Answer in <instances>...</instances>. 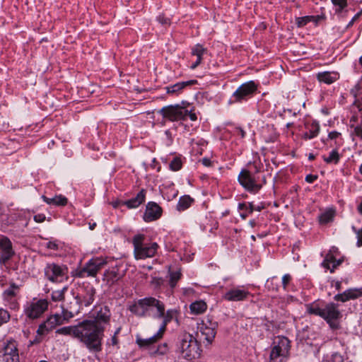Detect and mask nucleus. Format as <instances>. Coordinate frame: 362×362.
Wrapping results in <instances>:
<instances>
[{"label":"nucleus","mask_w":362,"mask_h":362,"mask_svg":"<svg viewBox=\"0 0 362 362\" xmlns=\"http://www.w3.org/2000/svg\"><path fill=\"white\" fill-rule=\"evenodd\" d=\"M206 303L202 300L194 302L190 305L191 312L196 315L203 313L206 310Z\"/></svg>","instance_id":"7c9ffc66"},{"label":"nucleus","mask_w":362,"mask_h":362,"mask_svg":"<svg viewBox=\"0 0 362 362\" xmlns=\"http://www.w3.org/2000/svg\"><path fill=\"white\" fill-rule=\"evenodd\" d=\"M353 230L356 233L357 235V243L356 245L358 247L362 246V228L360 230H356L355 226H352Z\"/></svg>","instance_id":"09e8293b"},{"label":"nucleus","mask_w":362,"mask_h":362,"mask_svg":"<svg viewBox=\"0 0 362 362\" xmlns=\"http://www.w3.org/2000/svg\"><path fill=\"white\" fill-rule=\"evenodd\" d=\"M257 87V84L253 81L243 83L233 93L229 103H242L243 101L248 100L256 93Z\"/></svg>","instance_id":"6e6552de"},{"label":"nucleus","mask_w":362,"mask_h":362,"mask_svg":"<svg viewBox=\"0 0 362 362\" xmlns=\"http://www.w3.org/2000/svg\"><path fill=\"white\" fill-rule=\"evenodd\" d=\"M144 239L145 235L143 234H137L133 238L134 253L135 258L137 259H144L153 257L158 248L156 243H144Z\"/></svg>","instance_id":"423d86ee"},{"label":"nucleus","mask_w":362,"mask_h":362,"mask_svg":"<svg viewBox=\"0 0 362 362\" xmlns=\"http://www.w3.org/2000/svg\"><path fill=\"white\" fill-rule=\"evenodd\" d=\"M168 351V346L167 343H163L158 346H154L151 349V353L149 354L151 356H163Z\"/></svg>","instance_id":"2f4dec72"},{"label":"nucleus","mask_w":362,"mask_h":362,"mask_svg":"<svg viewBox=\"0 0 362 362\" xmlns=\"http://www.w3.org/2000/svg\"><path fill=\"white\" fill-rule=\"evenodd\" d=\"M305 308L308 314L322 317L333 329H339L338 320L342 317V314L338 304L328 303L321 305L317 302H313L306 304Z\"/></svg>","instance_id":"f03ea898"},{"label":"nucleus","mask_w":362,"mask_h":362,"mask_svg":"<svg viewBox=\"0 0 362 362\" xmlns=\"http://www.w3.org/2000/svg\"><path fill=\"white\" fill-rule=\"evenodd\" d=\"M342 260L341 259H334L333 261V262L332 263V267L330 266V269H329L330 270V272L333 273L334 269L339 266L341 264Z\"/></svg>","instance_id":"4d7b16f0"},{"label":"nucleus","mask_w":362,"mask_h":362,"mask_svg":"<svg viewBox=\"0 0 362 362\" xmlns=\"http://www.w3.org/2000/svg\"><path fill=\"white\" fill-rule=\"evenodd\" d=\"M158 19L160 23L162 24H168L169 23V19L164 18L163 16H158Z\"/></svg>","instance_id":"69168bd1"},{"label":"nucleus","mask_w":362,"mask_h":362,"mask_svg":"<svg viewBox=\"0 0 362 362\" xmlns=\"http://www.w3.org/2000/svg\"><path fill=\"white\" fill-rule=\"evenodd\" d=\"M339 78L338 74L336 72L324 71L317 74V78L320 82L326 84H332Z\"/></svg>","instance_id":"393cba45"},{"label":"nucleus","mask_w":362,"mask_h":362,"mask_svg":"<svg viewBox=\"0 0 362 362\" xmlns=\"http://www.w3.org/2000/svg\"><path fill=\"white\" fill-rule=\"evenodd\" d=\"M95 313L96 315L93 319L87 320L105 328V325L109 324L111 317V313L109 308L104 305L100 306V309L98 310V308L96 307Z\"/></svg>","instance_id":"f3484780"},{"label":"nucleus","mask_w":362,"mask_h":362,"mask_svg":"<svg viewBox=\"0 0 362 362\" xmlns=\"http://www.w3.org/2000/svg\"><path fill=\"white\" fill-rule=\"evenodd\" d=\"M12 243L7 237L0 239V264H6L14 255Z\"/></svg>","instance_id":"dca6fc26"},{"label":"nucleus","mask_w":362,"mask_h":362,"mask_svg":"<svg viewBox=\"0 0 362 362\" xmlns=\"http://www.w3.org/2000/svg\"><path fill=\"white\" fill-rule=\"evenodd\" d=\"M302 137H303V139H304L305 140L313 139V138H310V134L308 132H305V133H303Z\"/></svg>","instance_id":"774afa93"},{"label":"nucleus","mask_w":362,"mask_h":362,"mask_svg":"<svg viewBox=\"0 0 362 362\" xmlns=\"http://www.w3.org/2000/svg\"><path fill=\"white\" fill-rule=\"evenodd\" d=\"M291 279H292L291 276L288 274H286L283 276L281 283H282L283 288L285 291H286L287 286L289 284Z\"/></svg>","instance_id":"3c124183"},{"label":"nucleus","mask_w":362,"mask_h":362,"mask_svg":"<svg viewBox=\"0 0 362 362\" xmlns=\"http://www.w3.org/2000/svg\"><path fill=\"white\" fill-rule=\"evenodd\" d=\"M290 350V341L287 337H278L274 341L269 356L270 362H284Z\"/></svg>","instance_id":"0eeeda50"},{"label":"nucleus","mask_w":362,"mask_h":362,"mask_svg":"<svg viewBox=\"0 0 362 362\" xmlns=\"http://www.w3.org/2000/svg\"><path fill=\"white\" fill-rule=\"evenodd\" d=\"M340 136H341V133L336 132V131L331 132L328 134L329 139H332V140L337 139Z\"/></svg>","instance_id":"bf43d9fd"},{"label":"nucleus","mask_w":362,"mask_h":362,"mask_svg":"<svg viewBox=\"0 0 362 362\" xmlns=\"http://www.w3.org/2000/svg\"><path fill=\"white\" fill-rule=\"evenodd\" d=\"M340 160V155L337 149L332 150L329 156H323V160L327 163L337 164Z\"/></svg>","instance_id":"473e14b6"},{"label":"nucleus","mask_w":362,"mask_h":362,"mask_svg":"<svg viewBox=\"0 0 362 362\" xmlns=\"http://www.w3.org/2000/svg\"><path fill=\"white\" fill-rule=\"evenodd\" d=\"M235 132H236V134H237L238 136H240L241 138H244V137H245V131H244L242 128H240V127H237V128L235 129Z\"/></svg>","instance_id":"052dcab7"},{"label":"nucleus","mask_w":362,"mask_h":362,"mask_svg":"<svg viewBox=\"0 0 362 362\" xmlns=\"http://www.w3.org/2000/svg\"><path fill=\"white\" fill-rule=\"evenodd\" d=\"M176 311L175 310H168L165 313L164 311L163 316L161 318L163 319V324L160 328H163V332L165 331L166 325L169 323L174 317Z\"/></svg>","instance_id":"72a5a7b5"},{"label":"nucleus","mask_w":362,"mask_h":362,"mask_svg":"<svg viewBox=\"0 0 362 362\" xmlns=\"http://www.w3.org/2000/svg\"><path fill=\"white\" fill-rule=\"evenodd\" d=\"M206 52V49L202 45L197 44L192 49V54L197 57V60L190 66L192 69H196L202 62V56Z\"/></svg>","instance_id":"bb28decb"},{"label":"nucleus","mask_w":362,"mask_h":362,"mask_svg":"<svg viewBox=\"0 0 362 362\" xmlns=\"http://www.w3.org/2000/svg\"><path fill=\"white\" fill-rule=\"evenodd\" d=\"M34 221L37 223H42L45 221L46 217L43 214H38L34 216Z\"/></svg>","instance_id":"5fc2aeb1"},{"label":"nucleus","mask_w":362,"mask_h":362,"mask_svg":"<svg viewBox=\"0 0 362 362\" xmlns=\"http://www.w3.org/2000/svg\"><path fill=\"white\" fill-rule=\"evenodd\" d=\"M145 197L146 191L143 189L136 194L135 197L124 202V204L129 209L136 208L143 202H144Z\"/></svg>","instance_id":"b1692460"},{"label":"nucleus","mask_w":362,"mask_h":362,"mask_svg":"<svg viewBox=\"0 0 362 362\" xmlns=\"http://www.w3.org/2000/svg\"><path fill=\"white\" fill-rule=\"evenodd\" d=\"M250 292L243 288L237 287L228 291L223 296V298L228 301H241L247 299Z\"/></svg>","instance_id":"412c9836"},{"label":"nucleus","mask_w":362,"mask_h":362,"mask_svg":"<svg viewBox=\"0 0 362 362\" xmlns=\"http://www.w3.org/2000/svg\"><path fill=\"white\" fill-rule=\"evenodd\" d=\"M305 127L308 129L310 138L316 137L320 132V125L316 121H313L311 124L305 125Z\"/></svg>","instance_id":"f704fd0d"},{"label":"nucleus","mask_w":362,"mask_h":362,"mask_svg":"<svg viewBox=\"0 0 362 362\" xmlns=\"http://www.w3.org/2000/svg\"><path fill=\"white\" fill-rule=\"evenodd\" d=\"M78 329H79V323L74 326H69L64 327L59 329H57V333L64 334V335H70L73 337L77 339V336L78 334Z\"/></svg>","instance_id":"c85d7f7f"},{"label":"nucleus","mask_w":362,"mask_h":362,"mask_svg":"<svg viewBox=\"0 0 362 362\" xmlns=\"http://www.w3.org/2000/svg\"><path fill=\"white\" fill-rule=\"evenodd\" d=\"M119 343V339L117 338V336H112L111 339V344L112 346H117Z\"/></svg>","instance_id":"0e129e2a"},{"label":"nucleus","mask_w":362,"mask_h":362,"mask_svg":"<svg viewBox=\"0 0 362 362\" xmlns=\"http://www.w3.org/2000/svg\"><path fill=\"white\" fill-rule=\"evenodd\" d=\"M158 113L162 116L163 123L168 121L185 120L188 117L192 121H196L197 119L194 108L186 101H182L180 104L165 106L159 110Z\"/></svg>","instance_id":"20e7f679"},{"label":"nucleus","mask_w":362,"mask_h":362,"mask_svg":"<svg viewBox=\"0 0 362 362\" xmlns=\"http://www.w3.org/2000/svg\"><path fill=\"white\" fill-rule=\"evenodd\" d=\"M202 163L206 167H209L211 165V161L209 158H204L202 159Z\"/></svg>","instance_id":"680f3d73"},{"label":"nucleus","mask_w":362,"mask_h":362,"mask_svg":"<svg viewBox=\"0 0 362 362\" xmlns=\"http://www.w3.org/2000/svg\"><path fill=\"white\" fill-rule=\"evenodd\" d=\"M163 328H160L158 332L148 339L136 338V342L137 345L144 349L148 351V354L151 353V350L155 346V344L163 337Z\"/></svg>","instance_id":"aec40b11"},{"label":"nucleus","mask_w":362,"mask_h":362,"mask_svg":"<svg viewBox=\"0 0 362 362\" xmlns=\"http://www.w3.org/2000/svg\"><path fill=\"white\" fill-rule=\"evenodd\" d=\"M182 163L179 157L174 158L170 163V169L173 171H177L182 168Z\"/></svg>","instance_id":"58836bf2"},{"label":"nucleus","mask_w":362,"mask_h":362,"mask_svg":"<svg viewBox=\"0 0 362 362\" xmlns=\"http://www.w3.org/2000/svg\"><path fill=\"white\" fill-rule=\"evenodd\" d=\"M47 248L53 250H57L59 248L58 244L55 242L49 241L47 243Z\"/></svg>","instance_id":"13d9d810"},{"label":"nucleus","mask_w":362,"mask_h":362,"mask_svg":"<svg viewBox=\"0 0 362 362\" xmlns=\"http://www.w3.org/2000/svg\"><path fill=\"white\" fill-rule=\"evenodd\" d=\"M162 279L161 278H158V277H153L151 281V284L154 286L155 287L158 288L160 286V284H162Z\"/></svg>","instance_id":"864d4df0"},{"label":"nucleus","mask_w":362,"mask_h":362,"mask_svg":"<svg viewBox=\"0 0 362 362\" xmlns=\"http://www.w3.org/2000/svg\"><path fill=\"white\" fill-rule=\"evenodd\" d=\"M129 310L138 317H152L161 318L165 311L164 303L153 297L138 300L129 307Z\"/></svg>","instance_id":"7ed1b4c3"},{"label":"nucleus","mask_w":362,"mask_h":362,"mask_svg":"<svg viewBox=\"0 0 362 362\" xmlns=\"http://www.w3.org/2000/svg\"><path fill=\"white\" fill-rule=\"evenodd\" d=\"M3 361L4 362H20L18 344L13 339L3 341Z\"/></svg>","instance_id":"4468645a"},{"label":"nucleus","mask_w":362,"mask_h":362,"mask_svg":"<svg viewBox=\"0 0 362 362\" xmlns=\"http://www.w3.org/2000/svg\"><path fill=\"white\" fill-rule=\"evenodd\" d=\"M344 356L339 353H334L332 356L329 362H344Z\"/></svg>","instance_id":"8fccbe9b"},{"label":"nucleus","mask_w":362,"mask_h":362,"mask_svg":"<svg viewBox=\"0 0 362 362\" xmlns=\"http://www.w3.org/2000/svg\"><path fill=\"white\" fill-rule=\"evenodd\" d=\"M45 275L52 282H62L68 279V268L54 263L47 264L45 268Z\"/></svg>","instance_id":"9b49d317"},{"label":"nucleus","mask_w":362,"mask_h":362,"mask_svg":"<svg viewBox=\"0 0 362 362\" xmlns=\"http://www.w3.org/2000/svg\"><path fill=\"white\" fill-rule=\"evenodd\" d=\"M217 327L218 324L216 322L211 320L209 317H206L201 323L198 324L197 329L202 335L204 337V340H206L209 344H211L216 334Z\"/></svg>","instance_id":"ddd939ff"},{"label":"nucleus","mask_w":362,"mask_h":362,"mask_svg":"<svg viewBox=\"0 0 362 362\" xmlns=\"http://www.w3.org/2000/svg\"><path fill=\"white\" fill-rule=\"evenodd\" d=\"M48 302L45 299H33L24 306V314L29 320L39 318L47 309Z\"/></svg>","instance_id":"9d476101"},{"label":"nucleus","mask_w":362,"mask_h":362,"mask_svg":"<svg viewBox=\"0 0 362 362\" xmlns=\"http://www.w3.org/2000/svg\"><path fill=\"white\" fill-rule=\"evenodd\" d=\"M95 293L96 290L92 285L83 286L76 296V303L80 305L89 306L93 303Z\"/></svg>","instance_id":"2eb2a0df"},{"label":"nucleus","mask_w":362,"mask_h":362,"mask_svg":"<svg viewBox=\"0 0 362 362\" xmlns=\"http://www.w3.org/2000/svg\"><path fill=\"white\" fill-rule=\"evenodd\" d=\"M181 276L182 274L180 271L170 272V286L171 288H174L176 286L177 282L180 280Z\"/></svg>","instance_id":"ea45409f"},{"label":"nucleus","mask_w":362,"mask_h":362,"mask_svg":"<svg viewBox=\"0 0 362 362\" xmlns=\"http://www.w3.org/2000/svg\"><path fill=\"white\" fill-rule=\"evenodd\" d=\"M334 217V213L331 211H326L320 216V222L325 224L330 222Z\"/></svg>","instance_id":"a19ab883"},{"label":"nucleus","mask_w":362,"mask_h":362,"mask_svg":"<svg viewBox=\"0 0 362 362\" xmlns=\"http://www.w3.org/2000/svg\"><path fill=\"white\" fill-rule=\"evenodd\" d=\"M122 276L123 274L119 272L118 269L113 268L104 272L103 280L106 283V285L111 286L121 279Z\"/></svg>","instance_id":"4be33fe9"},{"label":"nucleus","mask_w":362,"mask_h":362,"mask_svg":"<svg viewBox=\"0 0 362 362\" xmlns=\"http://www.w3.org/2000/svg\"><path fill=\"white\" fill-rule=\"evenodd\" d=\"M238 209L239 210H244V209L248 210V207L247 206V205L245 203H240L238 204Z\"/></svg>","instance_id":"338daca9"},{"label":"nucleus","mask_w":362,"mask_h":362,"mask_svg":"<svg viewBox=\"0 0 362 362\" xmlns=\"http://www.w3.org/2000/svg\"><path fill=\"white\" fill-rule=\"evenodd\" d=\"M262 209H264V206L262 205L255 206L252 203H250L248 207V213L252 214L254 211H260Z\"/></svg>","instance_id":"603ef678"},{"label":"nucleus","mask_w":362,"mask_h":362,"mask_svg":"<svg viewBox=\"0 0 362 362\" xmlns=\"http://www.w3.org/2000/svg\"><path fill=\"white\" fill-rule=\"evenodd\" d=\"M313 16H307L303 17H298L296 19V23L298 28L305 26L308 23L310 22Z\"/></svg>","instance_id":"79ce46f5"},{"label":"nucleus","mask_w":362,"mask_h":362,"mask_svg":"<svg viewBox=\"0 0 362 362\" xmlns=\"http://www.w3.org/2000/svg\"><path fill=\"white\" fill-rule=\"evenodd\" d=\"M67 290V287H64L62 290L54 291L52 293V299L53 301H60L64 298V292Z\"/></svg>","instance_id":"4c0bfd02"},{"label":"nucleus","mask_w":362,"mask_h":362,"mask_svg":"<svg viewBox=\"0 0 362 362\" xmlns=\"http://www.w3.org/2000/svg\"><path fill=\"white\" fill-rule=\"evenodd\" d=\"M279 285V279L273 276L267 281L266 286L269 290L278 291Z\"/></svg>","instance_id":"e433bc0d"},{"label":"nucleus","mask_w":362,"mask_h":362,"mask_svg":"<svg viewBox=\"0 0 362 362\" xmlns=\"http://www.w3.org/2000/svg\"><path fill=\"white\" fill-rule=\"evenodd\" d=\"M162 213V208L158 204L153 202H150L146 206L144 220L146 222L154 221L161 216Z\"/></svg>","instance_id":"a211bd4d"},{"label":"nucleus","mask_w":362,"mask_h":362,"mask_svg":"<svg viewBox=\"0 0 362 362\" xmlns=\"http://www.w3.org/2000/svg\"><path fill=\"white\" fill-rule=\"evenodd\" d=\"M193 202L194 199L189 195H184L179 199L177 204V209L179 211H185L191 206Z\"/></svg>","instance_id":"c756f323"},{"label":"nucleus","mask_w":362,"mask_h":362,"mask_svg":"<svg viewBox=\"0 0 362 362\" xmlns=\"http://www.w3.org/2000/svg\"><path fill=\"white\" fill-rule=\"evenodd\" d=\"M42 199L48 204H54L56 206H66L68 202L67 198L63 195H57L53 198H48L45 195L42 196Z\"/></svg>","instance_id":"cd10ccee"},{"label":"nucleus","mask_w":362,"mask_h":362,"mask_svg":"<svg viewBox=\"0 0 362 362\" xmlns=\"http://www.w3.org/2000/svg\"><path fill=\"white\" fill-rule=\"evenodd\" d=\"M104 332L105 327L85 320L79 322L77 339L83 343L89 351L99 353L102 351Z\"/></svg>","instance_id":"f257e3e1"},{"label":"nucleus","mask_w":362,"mask_h":362,"mask_svg":"<svg viewBox=\"0 0 362 362\" xmlns=\"http://www.w3.org/2000/svg\"><path fill=\"white\" fill-rule=\"evenodd\" d=\"M317 178L318 176L317 175L309 174L306 175L305 181L308 183H313L317 180Z\"/></svg>","instance_id":"6e6d98bb"},{"label":"nucleus","mask_w":362,"mask_h":362,"mask_svg":"<svg viewBox=\"0 0 362 362\" xmlns=\"http://www.w3.org/2000/svg\"><path fill=\"white\" fill-rule=\"evenodd\" d=\"M351 128H354L352 134L362 139V125H351Z\"/></svg>","instance_id":"de8ad7c7"},{"label":"nucleus","mask_w":362,"mask_h":362,"mask_svg":"<svg viewBox=\"0 0 362 362\" xmlns=\"http://www.w3.org/2000/svg\"><path fill=\"white\" fill-rule=\"evenodd\" d=\"M197 83V80H189L187 81H182L177 83L170 86L166 87L168 93H177L185 88L189 86H192Z\"/></svg>","instance_id":"a878e982"},{"label":"nucleus","mask_w":362,"mask_h":362,"mask_svg":"<svg viewBox=\"0 0 362 362\" xmlns=\"http://www.w3.org/2000/svg\"><path fill=\"white\" fill-rule=\"evenodd\" d=\"M360 296H362V291L361 289H348L342 293L336 295L334 299L337 301L346 302Z\"/></svg>","instance_id":"5701e85b"},{"label":"nucleus","mask_w":362,"mask_h":362,"mask_svg":"<svg viewBox=\"0 0 362 362\" xmlns=\"http://www.w3.org/2000/svg\"><path fill=\"white\" fill-rule=\"evenodd\" d=\"M78 313V310H68L67 309L63 308L62 315H63V321L68 320L70 318H72L75 314Z\"/></svg>","instance_id":"a18cd8bd"},{"label":"nucleus","mask_w":362,"mask_h":362,"mask_svg":"<svg viewBox=\"0 0 362 362\" xmlns=\"http://www.w3.org/2000/svg\"><path fill=\"white\" fill-rule=\"evenodd\" d=\"M238 180L247 191L252 193L258 192L263 185L258 183L257 178L247 169H243L240 171Z\"/></svg>","instance_id":"f8f14e48"},{"label":"nucleus","mask_w":362,"mask_h":362,"mask_svg":"<svg viewBox=\"0 0 362 362\" xmlns=\"http://www.w3.org/2000/svg\"><path fill=\"white\" fill-rule=\"evenodd\" d=\"M63 323L62 317L59 315L50 316L44 323L41 324L37 333L40 335H44L53 329L57 325Z\"/></svg>","instance_id":"6ab92c4d"},{"label":"nucleus","mask_w":362,"mask_h":362,"mask_svg":"<svg viewBox=\"0 0 362 362\" xmlns=\"http://www.w3.org/2000/svg\"><path fill=\"white\" fill-rule=\"evenodd\" d=\"M361 13H356L354 17L353 18L351 19V21L348 23L347 25V27H351L354 25V22L358 18L359 16H360Z\"/></svg>","instance_id":"e2e57ef3"},{"label":"nucleus","mask_w":362,"mask_h":362,"mask_svg":"<svg viewBox=\"0 0 362 362\" xmlns=\"http://www.w3.org/2000/svg\"><path fill=\"white\" fill-rule=\"evenodd\" d=\"M177 349L182 356L187 360L199 358L202 351L196 338L187 332H184L180 335Z\"/></svg>","instance_id":"39448f33"},{"label":"nucleus","mask_w":362,"mask_h":362,"mask_svg":"<svg viewBox=\"0 0 362 362\" xmlns=\"http://www.w3.org/2000/svg\"><path fill=\"white\" fill-rule=\"evenodd\" d=\"M106 264L107 262L102 257L92 258L86 263L83 268L76 271V276L79 278L95 277Z\"/></svg>","instance_id":"1a4fd4ad"},{"label":"nucleus","mask_w":362,"mask_h":362,"mask_svg":"<svg viewBox=\"0 0 362 362\" xmlns=\"http://www.w3.org/2000/svg\"><path fill=\"white\" fill-rule=\"evenodd\" d=\"M335 259L336 258L334 257L332 254H327L324 261L322 263V267L326 269H330V266Z\"/></svg>","instance_id":"37998d69"},{"label":"nucleus","mask_w":362,"mask_h":362,"mask_svg":"<svg viewBox=\"0 0 362 362\" xmlns=\"http://www.w3.org/2000/svg\"><path fill=\"white\" fill-rule=\"evenodd\" d=\"M18 290V286L15 284H11L9 288L4 291V297L6 300H11L16 295V291Z\"/></svg>","instance_id":"c9c22d12"},{"label":"nucleus","mask_w":362,"mask_h":362,"mask_svg":"<svg viewBox=\"0 0 362 362\" xmlns=\"http://www.w3.org/2000/svg\"><path fill=\"white\" fill-rule=\"evenodd\" d=\"M334 6H339L338 11H341L347 6V0H331Z\"/></svg>","instance_id":"49530a36"},{"label":"nucleus","mask_w":362,"mask_h":362,"mask_svg":"<svg viewBox=\"0 0 362 362\" xmlns=\"http://www.w3.org/2000/svg\"><path fill=\"white\" fill-rule=\"evenodd\" d=\"M10 319V315L8 312L4 309H0V326L4 323H6Z\"/></svg>","instance_id":"c03bdc74"}]
</instances>
